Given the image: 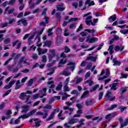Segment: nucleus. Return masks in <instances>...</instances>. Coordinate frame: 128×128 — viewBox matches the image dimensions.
<instances>
[{
  "instance_id": "f257e3e1",
  "label": "nucleus",
  "mask_w": 128,
  "mask_h": 128,
  "mask_svg": "<svg viewBox=\"0 0 128 128\" xmlns=\"http://www.w3.org/2000/svg\"><path fill=\"white\" fill-rule=\"evenodd\" d=\"M105 100L108 102V100H110V102H113L116 100V96H112V94L111 92L108 91L105 96Z\"/></svg>"
},
{
  "instance_id": "f03ea898",
  "label": "nucleus",
  "mask_w": 128,
  "mask_h": 128,
  "mask_svg": "<svg viewBox=\"0 0 128 128\" xmlns=\"http://www.w3.org/2000/svg\"><path fill=\"white\" fill-rule=\"evenodd\" d=\"M118 120L120 122V128H124V126H126L128 124V118L125 120L124 123H122V117L118 118Z\"/></svg>"
},
{
  "instance_id": "7ed1b4c3",
  "label": "nucleus",
  "mask_w": 128,
  "mask_h": 128,
  "mask_svg": "<svg viewBox=\"0 0 128 128\" xmlns=\"http://www.w3.org/2000/svg\"><path fill=\"white\" fill-rule=\"evenodd\" d=\"M49 52L52 54H48V58L50 61L52 60V58H54V56L56 55V50H49Z\"/></svg>"
},
{
  "instance_id": "20e7f679",
  "label": "nucleus",
  "mask_w": 128,
  "mask_h": 128,
  "mask_svg": "<svg viewBox=\"0 0 128 128\" xmlns=\"http://www.w3.org/2000/svg\"><path fill=\"white\" fill-rule=\"evenodd\" d=\"M82 80V78H79L78 76L76 77L74 80H72L70 82L74 84H78Z\"/></svg>"
},
{
  "instance_id": "39448f33",
  "label": "nucleus",
  "mask_w": 128,
  "mask_h": 128,
  "mask_svg": "<svg viewBox=\"0 0 128 128\" xmlns=\"http://www.w3.org/2000/svg\"><path fill=\"white\" fill-rule=\"evenodd\" d=\"M20 24H22L24 26H28V20L26 18H22L18 22V26H20Z\"/></svg>"
},
{
  "instance_id": "423d86ee",
  "label": "nucleus",
  "mask_w": 128,
  "mask_h": 128,
  "mask_svg": "<svg viewBox=\"0 0 128 128\" xmlns=\"http://www.w3.org/2000/svg\"><path fill=\"white\" fill-rule=\"evenodd\" d=\"M92 16H88L86 18V22L87 26H90V24L92 26H95V24H94V22H92Z\"/></svg>"
},
{
  "instance_id": "0eeeda50",
  "label": "nucleus",
  "mask_w": 128,
  "mask_h": 128,
  "mask_svg": "<svg viewBox=\"0 0 128 128\" xmlns=\"http://www.w3.org/2000/svg\"><path fill=\"white\" fill-rule=\"evenodd\" d=\"M62 75L64 76H70V66L67 67L66 69L63 70Z\"/></svg>"
},
{
  "instance_id": "6e6552de",
  "label": "nucleus",
  "mask_w": 128,
  "mask_h": 128,
  "mask_svg": "<svg viewBox=\"0 0 128 128\" xmlns=\"http://www.w3.org/2000/svg\"><path fill=\"white\" fill-rule=\"evenodd\" d=\"M16 82V80H13L11 82H10L8 84V85H6L5 86L4 88V89L5 90H8L9 88H10Z\"/></svg>"
},
{
  "instance_id": "1a4fd4ad",
  "label": "nucleus",
  "mask_w": 128,
  "mask_h": 128,
  "mask_svg": "<svg viewBox=\"0 0 128 128\" xmlns=\"http://www.w3.org/2000/svg\"><path fill=\"white\" fill-rule=\"evenodd\" d=\"M22 112H24V114H26L29 110L30 106L28 105H24L22 106Z\"/></svg>"
},
{
  "instance_id": "9d476101",
  "label": "nucleus",
  "mask_w": 128,
  "mask_h": 128,
  "mask_svg": "<svg viewBox=\"0 0 128 128\" xmlns=\"http://www.w3.org/2000/svg\"><path fill=\"white\" fill-rule=\"evenodd\" d=\"M46 88H43L40 91V94H42V96H40V98H44V96H46Z\"/></svg>"
},
{
  "instance_id": "9b49d317",
  "label": "nucleus",
  "mask_w": 128,
  "mask_h": 128,
  "mask_svg": "<svg viewBox=\"0 0 128 128\" xmlns=\"http://www.w3.org/2000/svg\"><path fill=\"white\" fill-rule=\"evenodd\" d=\"M69 124H76L80 122V120L78 118H71L69 121Z\"/></svg>"
},
{
  "instance_id": "f8f14e48",
  "label": "nucleus",
  "mask_w": 128,
  "mask_h": 128,
  "mask_svg": "<svg viewBox=\"0 0 128 128\" xmlns=\"http://www.w3.org/2000/svg\"><path fill=\"white\" fill-rule=\"evenodd\" d=\"M57 10L62 12L64 10L65 8H64V3H61L60 4L58 5L57 6Z\"/></svg>"
},
{
  "instance_id": "ddd939ff",
  "label": "nucleus",
  "mask_w": 128,
  "mask_h": 128,
  "mask_svg": "<svg viewBox=\"0 0 128 128\" xmlns=\"http://www.w3.org/2000/svg\"><path fill=\"white\" fill-rule=\"evenodd\" d=\"M35 40H36V46H42V43H40V36H37L36 37V38H35Z\"/></svg>"
},
{
  "instance_id": "4468645a",
  "label": "nucleus",
  "mask_w": 128,
  "mask_h": 128,
  "mask_svg": "<svg viewBox=\"0 0 128 128\" xmlns=\"http://www.w3.org/2000/svg\"><path fill=\"white\" fill-rule=\"evenodd\" d=\"M20 64H26L27 66H30V63L26 62V59L24 60V57L22 56L19 60Z\"/></svg>"
},
{
  "instance_id": "2eb2a0df",
  "label": "nucleus",
  "mask_w": 128,
  "mask_h": 128,
  "mask_svg": "<svg viewBox=\"0 0 128 128\" xmlns=\"http://www.w3.org/2000/svg\"><path fill=\"white\" fill-rule=\"evenodd\" d=\"M86 106H92L94 104V100L90 99V100H86L85 102Z\"/></svg>"
},
{
  "instance_id": "dca6fc26",
  "label": "nucleus",
  "mask_w": 128,
  "mask_h": 128,
  "mask_svg": "<svg viewBox=\"0 0 128 128\" xmlns=\"http://www.w3.org/2000/svg\"><path fill=\"white\" fill-rule=\"evenodd\" d=\"M44 18L45 19L46 22H41L40 24V26H44L47 24H48V20H50V18L47 16H45Z\"/></svg>"
},
{
  "instance_id": "f3484780",
  "label": "nucleus",
  "mask_w": 128,
  "mask_h": 128,
  "mask_svg": "<svg viewBox=\"0 0 128 128\" xmlns=\"http://www.w3.org/2000/svg\"><path fill=\"white\" fill-rule=\"evenodd\" d=\"M90 92V91L86 90L84 93L81 96V100H82V98H88L90 94H88Z\"/></svg>"
},
{
  "instance_id": "a211bd4d",
  "label": "nucleus",
  "mask_w": 128,
  "mask_h": 128,
  "mask_svg": "<svg viewBox=\"0 0 128 128\" xmlns=\"http://www.w3.org/2000/svg\"><path fill=\"white\" fill-rule=\"evenodd\" d=\"M116 116V113L110 114L106 115L105 118L106 120H112V118H114Z\"/></svg>"
},
{
  "instance_id": "6ab92c4d",
  "label": "nucleus",
  "mask_w": 128,
  "mask_h": 128,
  "mask_svg": "<svg viewBox=\"0 0 128 128\" xmlns=\"http://www.w3.org/2000/svg\"><path fill=\"white\" fill-rule=\"evenodd\" d=\"M118 86V83H113V84H110V90H116V86Z\"/></svg>"
},
{
  "instance_id": "aec40b11",
  "label": "nucleus",
  "mask_w": 128,
  "mask_h": 128,
  "mask_svg": "<svg viewBox=\"0 0 128 128\" xmlns=\"http://www.w3.org/2000/svg\"><path fill=\"white\" fill-rule=\"evenodd\" d=\"M98 39L96 38H92L90 39H88L86 40V42H88L90 44H92V42H98Z\"/></svg>"
},
{
  "instance_id": "412c9836",
  "label": "nucleus",
  "mask_w": 128,
  "mask_h": 128,
  "mask_svg": "<svg viewBox=\"0 0 128 128\" xmlns=\"http://www.w3.org/2000/svg\"><path fill=\"white\" fill-rule=\"evenodd\" d=\"M37 50L38 51L39 54H46V52H48L47 49L42 50L40 48H38Z\"/></svg>"
},
{
  "instance_id": "4be33fe9",
  "label": "nucleus",
  "mask_w": 128,
  "mask_h": 128,
  "mask_svg": "<svg viewBox=\"0 0 128 128\" xmlns=\"http://www.w3.org/2000/svg\"><path fill=\"white\" fill-rule=\"evenodd\" d=\"M36 32H34V34L28 38V44H32V40H34V34H36Z\"/></svg>"
},
{
  "instance_id": "5701e85b",
  "label": "nucleus",
  "mask_w": 128,
  "mask_h": 128,
  "mask_svg": "<svg viewBox=\"0 0 128 128\" xmlns=\"http://www.w3.org/2000/svg\"><path fill=\"white\" fill-rule=\"evenodd\" d=\"M20 84V80H18L16 82L14 90H18L19 88H22V84Z\"/></svg>"
},
{
  "instance_id": "b1692460",
  "label": "nucleus",
  "mask_w": 128,
  "mask_h": 128,
  "mask_svg": "<svg viewBox=\"0 0 128 128\" xmlns=\"http://www.w3.org/2000/svg\"><path fill=\"white\" fill-rule=\"evenodd\" d=\"M98 56L96 57H93L92 56H90L87 58L88 60H92V62H96V58H98Z\"/></svg>"
},
{
  "instance_id": "393cba45",
  "label": "nucleus",
  "mask_w": 128,
  "mask_h": 128,
  "mask_svg": "<svg viewBox=\"0 0 128 128\" xmlns=\"http://www.w3.org/2000/svg\"><path fill=\"white\" fill-rule=\"evenodd\" d=\"M55 112H52V113L50 114V115L49 116L48 118L46 119V122H48V120H52L54 118V114H56L54 113Z\"/></svg>"
},
{
  "instance_id": "a878e982",
  "label": "nucleus",
  "mask_w": 128,
  "mask_h": 128,
  "mask_svg": "<svg viewBox=\"0 0 128 128\" xmlns=\"http://www.w3.org/2000/svg\"><path fill=\"white\" fill-rule=\"evenodd\" d=\"M7 20H8V24H12L13 22H16V18H10V17L7 18Z\"/></svg>"
},
{
  "instance_id": "bb28decb",
  "label": "nucleus",
  "mask_w": 128,
  "mask_h": 128,
  "mask_svg": "<svg viewBox=\"0 0 128 128\" xmlns=\"http://www.w3.org/2000/svg\"><path fill=\"white\" fill-rule=\"evenodd\" d=\"M112 62H114L113 66H120V64H121L120 62L116 60V59H114V58L113 59Z\"/></svg>"
},
{
  "instance_id": "cd10ccee",
  "label": "nucleus",
  "mask_w": 128,
  "mask_h": 128,
  "mask_svg": "<svg viewBox=\"0 0 128 128\" xmlns=\"http://www.w3.org/2000/svg\"><path fill=\"white\" fill-rule=\"evenodd\" d=\"M54 82L51 81V82H49L47 83L48 84L49 86H50V84H51L50 86H48L49 88H54V86H54Z\"/></svg>"
},
{
  "instance_id": "c85d7f7f",
  "label": "nucleus",
  "mask_w": 128,
  "mask_h": 128,
  "mask_svg": "<svg viewBox=\"0 0 128 128\" xmlns=\"http://www.w3.org/2000/svg\"><path fill=\"white\" fill-rule=\"evenodd\" d=\"M10 114H12V110H8L6 112V116H7L6 117V120H8L9 118H10Z\"/></svg>"
},
{
  "instance_id": "c756f323",
  "label": "nucleus",
  "mask_w": 128,
  "mask_h": 128,
  "mask_svg": "<svg viewBox=\"0 0 128 128\" xmlns=\"http://www.w3.org/2000/svg\"><path fill=\"white\" fill-rule=\"evenodd\" d=\"M100 88V85L96 84L93 87L92 89L90 90V92H96L98 88Z\"/></svg>"
},
{
  "instance_id": "7c9ffc66",
  "label": "nucleus",
  "mask_w": 128,
  "mask_h": 128,
  "mask_svg": "<svg viewBox=\"0 0 128 128\" xmlns=\"http://www.w3.org/2000/svg\"><path fill=\"white\" fill-rule=\"evenodd\" d=\"M64 52H66V54H68L70 52V48L68 46H65L64 47Z\"/></svg>"
},
{
  "instance_id": "2f4dec72",
  "label": "nucleus",
  "mask_w": 128,
  "mask_h": 128,
  "mask_svg": "<svg viewBox=\"0 0 128 128\" xmlns=\"http://www.w3.org/2000/svg\"><path fill=\"white\" fill-rule=\"evenodd\" d=\"M54 28H56L55 27L54 28H50V29L48 30V36H52L54 33L52 32V30H54Z\"/></svg>"
},
{
  "instance_id": "473e14b6",
  "label": "nucleus",
  "mask_w": 128,
  "mask_h": 128,
  "mask_svg": "<svg viewBox=\"0 0 128 128\" xmlns=\"http://www.w3.org/2000/svg\"><path fill=\"white\" fill-rule=\"evenodd\" d=\"M118 106V105L116 104H113L112 105L110 108H108L106 110H112L114 108H116Z\"/></svg>"
},
{
  "instance_id": "72a5a7b5",
  "label": "nucleus",
  "mask_w": 128,
  "mask_h": 128,
  "mask_svg": "<svg viewBox=\"0 0 128 128\" xmlns=\"http://www.w3.org/2000/svg\"><path fill=\"white\" fill-rule=\"evenodd\" d=\"M52 42L50 40L46 41L44 42L45 45L47 46H48V48H50V46H52Z\"/></svg>"
},
{
  "instance_id": "f704fd0d",
  "label": "nucleus",
  "mask_w": 128,
  "mask_h": 128,
  "mask_svg": "<svg viewBox=\"0 0 128 128\" xmlns=\"http://www.w3.org/2000/svg\"><path fill=\"white\" fill-rule=\"evenodd\" d=\"M128 87H124V88H120V90L122 92L121 94H124L128 90Z\"/></svg>"
},
{
  "instance_id": "c9c22d12",
  "label": "nucleus",
  "mask_w": 128,
  "mask_h": 128,
  "mask_svg": "<svg viewBox=\"0 0 128 128\" xmlns=\"http://www.w3.org/2000/svg\"><path fill=\"white\" fill-rule=\"evenodd\" d=\"M44 113L43 112V114H42V118H46V116H48V110H44Z\"/></svg>"
},
{
  "instance_id": "e433bc0d",
  "label": "nucleus",
  "mask_w": 128,
  "mask_h": 128,
  "mask_svg": "<svg viewBox=\"0 0 128 128\" xmlns=\"http://www.w3.org/2000/svg\"><path fill=\"white\" fill-rule=\"evenodd\" d=\"M76 28V23L70 24L69 26V28L70 30H74V28Z\"/></svg>"
},
{
  "instance_id": "4c0bfd02",
  "label": "nucleus",
  "mask_w": 128,
  "mask_h": 128,
  "mask_svg": "<svg viewBox=\"0 0 128 128\" xmlns=\"http://www.w3.org/2000/svg\"><path fill=\"white\" fill-rule=\"evenodd\" d=\"M36 112V110H34L30 111L29 113L27 114L28 115V116L30 118V116H32L34 114H35Z\"/></svg>"
},
{
  "instance_id": "58836bf2",
  "label": "nucleus",
  "mask_w": 128,
  "mask_h": 128,
  "mask_svg": "<svg viewBox=\"0 0 128 128\" xmlns=\"http://www.w3.org/2000/svg\"><path fill=\"white\" fill-rule=\"evenodd\" d=\"M48 71L50 72L48 73L47 76H50V74H54V70L52 68H48Z\"/></svg>"
},
{
  "instance_id": "ea45409f",
  "label": "nucleus",
  "mask_w": 128,
  "mask_h": 128,
  "mask_svg": "<svg viewBox=\"0 0 128 128\" xmlns=\"http://www.w3.org/2000/svg\"><path fill=\"white\" fill-rule=\"evenodd\" d=\"M108 20H112V22H114V20H116V15L114 14L110 16V18H108Z\"/></svg>"
},
{
  "instance_id": "a19ab883",
  "label": "nucleus",
  "mask_w": 128,
  "mask_h": 128,
  "mask_svg": "<svg viewBox=\"0 0 128 128\" xmlns=\"http://www.w3.org/2000/svg\"><path fill=\"white\" fill-rule=\"evenodd\" d=\"M10 38H8L4 40V44H10Z\"/></svg>"
},
{
  "instance_id": "79ce46f5",
  "label": "nucleus",
  "mask_w": 128,
  "mask_h": 128,
  "mask_svg": "<svg viewBox=\"0 0 128 128\" xmlns=\"http://www.w3.org/2000/svg\"><path fill=\"white\" fill-rule=\"evenodd\" d=\"M38 66L40 68H44V64L39 65L38 64H36V65H34V68H36V66Z\"/></svg>"
},
{
  "instance_id": "37998d69",
  "label": "nucleus",
  "mask_w": 128,
  "mask_h": 128,
  "mask_svg": "<svg viewBox=\"0 0 128 128\" xmlns=\"http://www.w3.org/2000/svg\"><path fill=\"white\" fill-rule=\"evenodd\" d=\"M56 34L58 36H60L62 34V29L58 28L56 31Z\"/></svg>"
},
{
  "instance_id": "c03bdc74",
  "label": "nucleus",
  "mask_w": 128,
  "mask_h": 128,
  "mask_svg": "<svg viewBox=\"0 0 128 128\" xmlns=\"http://www.w3.org/2000/svg\"><path fill=\"white\" fill-rule=\"evenodd\" d=\"M28 118V114H25L24 115L20 116L18 117V118Z\"/></svg>"
},
{
  "instance_id": "a18cd8bd",
  "label": "nucleus",
  "mask_w": 128,
  "mask_h": 128,
  "mask_svg": "<svg viewBox=\"0 0 128 128\" xmlns=\"http://www.w3.org/2000/svg\"><path fill=\"white\" fill-rule=\"evenodd\" d=\"M16 2V0H10L9 2H8V4H10V6H14Z\"/></svg>"
},
{
  "instance_id": "49530a36",
  "label": "nucleus",
  "mask_w": 128,
  "mask_h": 128,
  "mask_svg": "<svg viewBox=\"0 0 128 128\" xmlns=\"http://www.w3.org/2000/svg\"><path fill=\"white\" fill-rule=\"evenodd\" d=\"M56 18L59 20H60V19L62 18V16H60V12L56 13Z\"/></svg>"
},
{
  "instance_id": "de8ad7c7",
  "label": "nucleus",
  "mask_w": 128,
  "mask_h": 128,
  "mask_svg": "<svg viewBox=\"0 0 128 128\" xmlns=\"http://www.w3.org/2000/svg\"><path fill=\"white\" fill-rule=\"evenodd\" d=\"M102 96H104V92H100L98 94V100H100L102 98Z\"/></svg>"
},
{
  "instance_id": "09e8293b",
  "label": "nucleus",
  "mask_w": 128,
  "mask_h": 128,
  "mask_svg": "<svg viewBox=\"0 0 128 128\" xmlns=\"http://www.w3.org/2000/svg\"><path fill=\"white\" fill-rule=\"evenodd\" d=\"M8 24V22H5V23H3V24H0V26L2 28H6V26H7Z\"/></svg>"
},
{
  "instance_id": "8fccbe9b",
  "label": "nucleus",
  "mask_w": 128,
  "mask_h": 128,
  "mask_svg": "<svg viewBox=\"0 0 128 128\" xmlns=\"http://www.w3.org/2000/svg\"><path fill=\"white\" fill-rule=\"evenodd\" d=\"M52 105L46 104V106L43 107V108H45L46 110H52Z\"/></svg>"
},
{
  "instance_id": "3c124183",
  "label": "nucleus",
  "mask_w": 128,
  "mask_h": 128,
  "mask_svg": "<svg viewBox=\"0 0 128 128\" xmlns=\"http://www.w3.org/2000/svg\"><path fill=\"white\" fill-rule=\"evenodd\" d=\"M62 84H60L58 85V86L56 88V90H62Z\"/></svg>"
},
{
  "instance_id": "603ef678",
  "label": "nucleus",
  "mask_w": 128,
  "mask_h": 128,
  "mask_svg": "<svg viewBox=\"0 0 128 128\" xmlns=\"http://www.w3.org/2000/svg\"><path fill=\"white\" fill-rule=\"evenodd\" d=\"M128 74H121V76L120 77V78H128Z\"/></svg>"
},
{
  "instance_id": "864d4df0",
  "label": "nucleus",
  "mask_w": 128,
  "mask_h": 128,
  "mask_svg": "<svg viewBox=\"0 0 128 128\" xmlns=\"http://www.w3.org/2000/svg\"><path fill=\"white\" fill-rule=\"evenodd\" d=\"M64 126H65V128H72V126H70V122L68 121V123H65L64 124Z\"/></svg>"
},
{
  "instance_id": "5fc2aeb1",
  "label": "nucleus",
  "mask_w": 128,
  "mask_h": 128,
  "mask_svg": "<svg viewBox=\"0 0 128 128\" xmlns=\"http://www.w3.org/2000/svg\"><path fill=\"white\" fill-rule=\"evenodd\" d=\"M62 44V40H58L56 41V46H60V44Z\"/></svg>"
},
{
  "instance_id": "6e6d98bb",
  "label": "nucleus",
  "mask_w": 128,
  "mask_h": 128,
  "mask_svg": "<svg viewBox=\"0 0 128 128\" xmlns=\"http://www.w3.org/2000/svg\"><path fill=\"white\" fill-rule=\"evenodd\" d=\"M84 32H89V33L93 32V34H94V32H95L94 30V29H92V30L86 29L84 30Z\"/></svg>"
},
{
  "instance_id": "4d7b16f0",
  "label": "nucleus",
  "mask_w": 128,
  "mask_h": 128,
  "mask_svg": "<svg viewBox=\"0 0 128 128\" xmlns=\"http://www.w3.org/2000/svg\"><path fill=\"white\" fill-rule=\"evenodd\" d=\"M12 60V58H10L9 59H8L6 62H4V66H7V64H8L10 63V61Z\"/></svg>"
},
{
  "instance_id": "13d9d810",
  "label": "nucleus",
  "mask_w": 128,
  "mask_h": 128,
  "mask_svg": "<svg viewBox=\"0 0 128 128\" xmlns=\"http://www.w3.org/2000/svg\"><path fill=\"white\" fill-rule=\"evenodd\" d=\"M120 32H121V34H128V30H120Z\"/></svg>"
},
{
  "instance_id": "bf43d9fd",
  "label": "nucleus",
  "mask_w": 128,
  "mask_h": 128,
  "mask_svg": "<svg viewBox=\"0 0 128 128\" xmlns=\"http://www.w3.org/2000/svg\"><path fill=\"white\" fill-rule=\"evenodd\" d=\"M42 62H46V56L44 55L42 57Z\"/></svg>"
},
{
  "instance_id": "052dcab7",
  "label": "nucleus",
  "mask_w": 128,
  "mask_h": 128,
  "mask_svg": "<svg viewBox=\"0 0 128 128\" xmlns=\"http://www.w3.org/2000/svg\"><path fill=\"white\" fill-rule=\"evenodd\" d=\"M76 106L78 108V110H82V108H83L82 105L80 104H76Z\"/></svg>"
},
{
  "instance_id": "680f3d73",
  "label": "nucleus",
  "mask_w": 128,
  "mask_h": 128,
  "mask_svg": "<svg viewBox=\"0 0 128 128\" xmlns=\"http://www.w3.org/2000/svg\"><path fill=\"white\" fill-rule=\"evenodd\" d=\"M40 98V94H37L33 96V99L34 100H36L37 98Z\"/></svg>"
},
{
  "instance_id": "e2e57ef3",
  "label": "nucleus",
  "mask_w": 128,
  "mask_h": 128,
  "mask_svg": "<svg viewBox=\"0 0 128 128\" xmlns=\"http://www.w3.org/2000/svg\"><path fill=\"white\" fill-rule=\"evenodd\" d=\"M64 92H70V88L68 85H66L64 86Z\"/></svg>"
},
{
  "instance_id": "0e129e2a",
  "label": "nucleus",
  "mask_w": 128,
  "mask_h": 128,
  "mask_svg": "<svg viewBox=\"0 0 128 128\" xmlns=\"http://www.w3.org/2000/svg\"><path fill=\"white\" fill-rule=\"evenodd\" d=\"M66 60H67L66 59H65L64 60H62L60 62L59 64H66Z\"/></svg>"
},
{
  "instance_id": "69168bd1",
  "label": "nucleus",
  "mask_w": 128,
  "mask_h": 128,
  "mask_svg": "<svg viewBox=\"0 0 128 128\" xmlns=\"http://www.w3.org/2000/svg\"><path fill=\"white\" fill-rule=\"evenodd\" d=\"M126 106H120L119 107V109L121 110L122 112H124V110H126Z\"/></svg>"
},
{
  "instance_id": "338daca9",
  "label": "nucleus",
  "mask_w": 128,
  "mask_h": 128,
  "mask_svg": "<svg viewBox=\"0 0 128 128\" xmlns=\"http://www.w3.org/2000/svg\"><path fill=\"white\" fill-rule=\"evenodd\" d=\"M32 58H34V60H37L38 58V56L37 54H33L32 56Z\"/></svg>"
},
{
  "instance_id": "774afa93",
  "label": "nucleus",
  "mask_w": 128,
  "mask_h": 128,
  "mask_svg": "<svg viewBox=\"0 0 128 128\" xmlns=\"http://www.w3.org/2000/svg\"><path fill=\"white\" fill-rule=\"evenodd\" d=\"M34 84L33 80L32 79H30L28 82V86H31Z\"/></svg>"
}]
</instances>
